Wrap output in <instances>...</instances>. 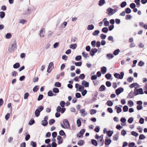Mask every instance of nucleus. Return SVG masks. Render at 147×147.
<instances>
[{
	"mask_svg": "<svg viewBox=\"0 0 147 147\" xmlns=\"http://www.w3.org/2000/svg\"><path fill=\"white\" fill-rule=\"evenodd\" d=\"M17 48L16 43L15 42H14L11 43L8 48V51L9 52H12L15 51Z\"/></svg>",
	"mask_w": 147,
	"mask_h": 147,
	"instance_id": "nucleus-1",
	"label": "nucleus"
},
{
	"mask_svg": "<svg viewBox=\"0 0 147 147\" xmlns=\"http://www.w3.org/2000/svg\"><path fill=\"white\" fill-rule=\"evenodd\" d=\"M44 109V107L42 106H39L38 109H36L35 112V114L36 117H38L40 113V112Z\"/></svg>",
	"mask_w": 147,
	"mask_h": 147,
	"instance_id": "nucleus-2",
	"label": "nucleus"
},
{
	"mask_svg": "<svg viewBox=\"0 0 147 147\" xmlns=\"http://www.w3.org/2000/svg\"><path fill=\"white\" fill-rule=\"evenodd\" d=\"M134 94L135 96H136L139 94H144L143 90L142 88H140L134 90Z\"/></svg>",
	"mask_w": 147,
	"mask_h": 147,
	"instance_id": "nucleus-3",
	"label": "nucleus"
},
{
	"mask_svg": "<svg viewBox=\"0 0 147 147\" xmlns=\"http://www.w3.org/2000/svg\"><path fill=\"white\" fill-rule=\"evenodd\" d=\"M124 75V73L123 72H121L120 74L118 73H115L114 74V76L115 78L120 79L123 78Z\"/></svg>",
	"mask_w": 147,
	"mask_h": 147,
	"instance_id": "nucleus-4",
	"label": "nucleus"
},
{
	"mask_svg": "<svg viewBox=\"0 0 147 147\" xmlns=\"http://www.w3.org/2000/svg\"><path fill=\"white\" fill-rule=\"evenodd\" d=\"M53 63L52 62H50L47 68V72L48 73H50L52 69L54 68Z\"/></svg>",
	"mask_w": 147,
	"mask_h": 147,
	"instance_id": "nucleus-5",
	"label": "nucleus"
},
{
	"mask_svg": "<svg viewBox=\"0 0 147 147\" xmlns=\"http://www.w3.org/2000/svg\"><path fill=\"white\" fill-rule=\"evenodd\" d=\"M63 123L65 127L67 129H69L70 127L69 123L67 119H64L63 120Z\"/></svg>",
	"mask_w": 147,
	"mask_h": 147,
	"instance_id": "nucleus-6",
	"label": "nucleus"
},
{
	"mask_svg": "<svg viewBox=\"0 0 147 147\" xmlns=\"http://www.w3.org/2000/svg\"><path fill=\"white\" fill-rule=\"evenodd\" d=\"M123 91V88L122 87H120L116 90L115 93L117 95H118Z\"/></svg>",
	"mask_w": 147,
	"mask_h": 147,
	"instance_id": "nucleus-7",
	"label": "nucleus"
},
{
	"mask_svg": "<svg viewBox=\"0 0 147 147\" xmlns=\"http://www.w3.org/2000/svg\"><path fill=\"white\" fill-rule=\"evenodd\" d=\"M86 130L85 129H82L80 131L78 134L77 135V136L79 138H80L84 134V133L85 132Z\"/></svg>",
	"mask_w": 147,
	"mask_h": 147,
	"instance_id": "nucleus-8",
	"label": "nucleus"
},
{
	"mask_svg": "<svg viewBox=\"0 0 147 147\" xmlns=\"http://www.w3.org/2000/svg\"><path fill=\"white\" fill-rule=\"evenodd\" d=\"M98 51V49L96 48L92 49L90 51V55L93 56Z\"/></svg>",
	"mask_w": 147,
	"mask_h": 147,
	"instance_id": "nucleus-9",
	"label": "nucleus"
},
{
	"mask_svg": "<svg viewBox=\"0 0 147 147\" xmlns=\"http://www.w3.org/2000/svg\"><path fill=\"white\" fill-rule=\"evenodd\" d=\"M57 140L58 141V144H60L63 143V139L62 138V137L61 136H57Z\"/></svg>",
	"mask_w": 147,
	"mask_h": 147,
	"instance_id": "nucleus-10",
	"label": "nucleus"
},
{
	"mask_svg": "<svg viewBox=\"0 0 147 147\" xmlns=\"http://www.w3.org/2000/svg\"><path fill=\"white\" fill-rule=\"evenodd\" d=\"M82 84L85 87H87L89 86V83L85 80H83L82 82Z\"/></svg>",
	"mask_w": 147,
	"mask_h": 147,
	"instance_id": "nucleus-11",
	"label": "nucleus"
},
{
	"mask_svg": "<svg viewBox=\"0 0 147 147\" xmlns=\"http://www.w3.org/2000/svg\"><path fill=\"white\" fill-rule=\"evenodd\" d=\"M101 71L102 74H105L106 73L107 71V69L106 67L103 66L101 68Z\"/></svg>",
	"mask_w": 147,
	"mask_h": 147,
	"instance_id": "nucleus-12",
	"label": "nucleus"
},
{
	"mask_svg": "<svg viewBox=\"0 0 147 147\" xmlns=\"http://www.w3.org/2000/svg\"><path fill=\"white\" fill-rule=\"evenodd\" d=\"M45 33V29L43 28L40 30V35L41 37H43L44 36Z\"/></svg>",
	"mask_w": 147,
	"mask_h": 147,
	"instance_id": "nucleus-13",
	"label": "nucleus"
},
{
	"mask_svg": "<svg viewBox=\"0 0 147 147\" xmlns=\"http://www.w3.org/2000/svg\"><path fill=\"white\" fill-rule=\"evenodd\" d=\"M111 142V141L110 139H106L105 140V145H109L110 144V143Z\"/></svg>",
	"mask_w": 147,
	"mask_h": 147,
	"instance_id": "nucleus-14",
	"label": "nucleus"
},
{
	"mask_svg": "<svg viewBox=\"0 0 147 147\" xmlns=\"http://www.w3.org/2000/svg\"><path fill=\"white\" fill-rule=\"evenodd\" d=\"M107 11L108 12V14L109 16H111L112 15V14H111V13H112L113 12V9L112 8L110 7L108 8L107 10Z\"/></svg>",
	"mask_w": 147,
	"mask_h": 147,
	"instance_id": "nucleus-15",
	"label": "nucleus"
},
{
	"mask_svg": "<svg viewBox=\"0 0 147 147\" xmlns=\"http://www.w3.org/2000/svg\"><path fill=\"white\" fill-rule=\"evenodd\" d=\"M106 88L105 85H102L100 86L99 89V91H104L105 90Z\"/></svg>",
	"mask_w": 147,
	"mask_h": 147,
	"instance_id": "nucleus-16",
	"label": "nucleus"
},
{
	"mask_svg": "<svg viewBox=\"0 0 147 147\" xmlns=\"http://www.w3.org/2000/svg\"><path fill=\"white\" fill-rule=\"evenodd\" d=\"M115 109H117V112L118 113H119L121 112L122 109L121 108L118 107L117 106H115Z\"/></svg>",
	"mask_w": 147,
	"mask_h": 147,
	"instance_id": "nucleus-17",
	"label": "nucleus"
},
{
	"mask_svg": "<svg viewBox=\"0 0 147 147\" xmlns=\"http://www.w3.org/2000/svg\"><path fill=\"white\" fill-rule=\"evenodd\" d=\"M113 133V131L109 130L107 131L106 133L109 137H111Z\"/></svg>",
	"mask_w": 147,
	"mask_h": 147,
	"instance_id": "nucleus-18",
	"label": "nucleus"
},
{
	"mask_svg": "<svg viewBox=\"0 0 147 147\" xmlns=\"http://www.w3.org/2000/svg\"><path fill=\"white\" fill-rule=\"evenodd\" d=\"M106 56L109 59H110L113 58L114 57L113 55L111 53L107 54V55Z\"/></svg>",
	"mask_w": 147,
	"mask_h": 147,
	"instance_id": "nucleus-19",
	"label": "nucleus"
},
{
	"mask_svg": "<svg viewBox=\"0 0 147 147\" xmlns=\"http://www.w3.org/2000/svg\"><path fill=\"white\" fill-rule=\"evenodd\" d=\"M99 142V144L100 145V146H102L104 144V140L103 139V137L102 136V138H101L99 142V141H98Z\"/></svg>",
	"mask_w": 147,
	"mask_h": 147,
	"instance_id": "nucleus-20",
	"label": "nucleus"
},
{
	"mask_svg": "<svg viewBox=\"0 0 147 147\" xmlns=\"http://www.w3.org/2000/svg\"><path fill=\"white\" fill-rule=\"evenodd\" d=\"M105 0H100L98 4L100 6H102L105 3Z\"/></svg>",
	"mask_w": 147,
	"mask_h": 147,
	"instance_id": "nucleus-21",
	"label": "nucleus"
},
{
	"mask_svg": "<svg viewBox=\"0 0 147 147\" xmlns=\"http://www.w3.org/2000/svg\"><path fill=\"white\" fill-rule=\"evenodd\" d=\"M77 47V45L76 44H71L69 45V47L72 49H75Z\"/></svg>",
	"mask_w": 147,
	"mask_h": 147,
	"instance_id": "nucleus-22",
	"label": "nucleus"
},
{
	"mask_svg": "<svg viewBox=\"0 0 147 147\" xmlns=\"http://www.w3.org/2000/svg\"><path fill=\"white\" fill-rule=\"evenodd\" d=\"M111 76V75L110 73H107L105 75V77L107 80L110 79Z\"/></svg>",
	"mask_w": 147,
	"mask_h": 147,
	"instance_id": "nucleus-23",
	"label": "nucleus"
},
{
	"mask_svg": "<svg viewBox=\"0 0 147 147\" xmlns=\"http://www.w3.org/2000/svg\"><path fill=\"white\" fill-rule=\"evenodd\" d=\"M91 143L93 145L95 146H96L98 145V143L95 140L92 139L91 140Z\"/></svg>",
	"mask_w": 147,
	"mask_h": 147,
	"instance_id": "nucleus-24",
	"label": "nucleus"
},
{
	"mask_svg": "<svg viewBox=\"0 0 147 147\" xmlns=\"http://www.w3.org/2000/svg\"><path fill=\"white\" fill-rule=\"evenodd\" d=\"M84 143V142L83 140H80L78 142V145L81 146L83 145Z\"/></svg>",
	"mask_w": 147,
	"mask_h": 147,
	"instance_id": "nucleus-25",
	"label": "nucleus"
},
{
	"mask_svg": "<svg viewBox=\"0 0 147 147\" xmlns=\"http://www.w3.org/2000/svg\"><path fill=\"white\" fill-rule=\"evenodd\" d=\"M100 31L99 30H96L94 31L92 33V34L93 36H97L98 35V34L99 33Z\"/></svg>",
	"mask_w": 147,
	"mask_h": 147,
	"instance_id": "nucleus-26",
	"label": "nucleus"
},
{
	"mask_svg": "<svg viewBox=\"0 0 147 147\" xmlns=\"http://www.w3.org/2000/svg\"><path fill=\"white\" fill-rule=\"evenodd\" d=\"M53 91L54 93H57L59 92V90L58 88L55 87L53 89Z\"/></svg>",
	"mask_w": 147,
	"mask_h": 147,
	"instance_id": "nucleus-27",
	"label": "nucleus"
},
{
	"mask_svg": "<svg viewBox=\"0 0 147 147\" xmlns=\"http://www.w3.org/2000/svg\"><path fill=\"white\" fill-rule=\"evenodd\" d=\"M20 66V64L18 63H16L13 65V67L15 69H17Z\"/></svg>",
	"mask_w": 147,
	"mask_h": 147,
	"instance_id": "nucleus-28",
	"label": "nucleus"
},
{
	"mask_svg": "<svg viewBox=\"0 0 147 147\" xmlns=\"http://www.w3.org/2000/svg\"><path fill=\"white\" fill-rule=\"evenodd\" d=\"M120 52V50L119 49H117L114 51L113 52V54L115 55H117Z\"/></svg>",
	"mask_w": 147,
	"mask_h": 147,
	"instance_id": "nucleus-29",
	"label": "nucleus"
},
{
	"mask_svg": "<svg viewBox=\"0 0 147 147\" xmlns=\"http://www.w3.org/2000/svg\"><path fill=\"white\" fill-rule=\"evenodd\" d=\"M94 28V26L92 24L89 25L88 26V30H92Z\"/></svg>",
	"mask_w": 147,
	"mask_h": 147,
	"instance_id": "nucleus-30",
	"label": "nucleus"
},
{
	"mask_svg": "<svg viewBox=\"0 0 147 147\" xmlns=\"http://www.w3.org/2000/svg\"><path fill=\"white\" fill-rule=\"evenodd\" d=\"M108 30V28L107 27H105L103 28L102 29V32L105 33H107Z\"/></svg>",
	"mask_w": 147,
	"mask_h": 147,
	"instance_id": "nucleus-31",
	"label": "nucleus"
},
{
	"mask_svg": "<svg viewBox=\"0 0 147 147\" xmlns=\"http://www.w3.org/2000/svg\"><path fill=\"white\" fill-rule=\"evenodd\" d=\"M127 5V3L126 1H124L122 2L120 6L121 8H123L125 7Z\"/></svg>",
	"mask_w": 147,
	"mask_h": 147,
	"instance_id": "nucleus-32",
	"label": "nucleus"
},
{
	"mask_svg": "<svg viewBox=\"0 0 147 147\" xmlns=\"http://www.w3.org/2000/svg\"><path fill=\"white\" fill-rule=\"evenodd\" d=\"M54 86L56 87H60L61 86V84L59 82H57L55 83Z\"/></svg>",
	"mask_w": 147,
	"mask_h": 147,
	"instance_id": "nucleus-33",
	"label": "nucleus"
},
{
	"mask_svg": "<svg viewBox=\"0 0 147 147\" xmlns=\"http://www.w3.org/2000/svg\"><path fill=\"white\" fill-rule=\"evenodd\" d=\"M107 103L108 106L110 107L112 106L113 104V102L110 100H108L107 101Z\"/></svg>",
	"mask_w": 147,
	"mask_h": 147,
	"instance_id": "nucleus-34",
	"label": "nucleus"
},
{
	"mask_svg": "<svg viewBox=\"0 0 147 147\" xmlns=\"http://www.w3.org/2000/svg\"><path fill=\"white\" fill-rule=\"evenodd\" d=\"M119 137V132H118L116 135H115V136L113 137V140H114L117 141Z\"/></svg>",
	"mask_w": 147,
	"mask_h": 147,
	"instance_id": "nucleus-35",
	"label": "nucleus"
},
{
	"mask_svg": "<svg viewBox=\"0 0 147 147\" xmlns=\"http://www.w3.org/2000/svg\"><path fill=\"white\" fill-rule=\"evenodd\" d=\"M125 10V12L127 14L130 13L131 12V10L129 7L126 8Z\"/></svg>",
	"mask_w": 147,
	"mask_h": 147,
	"instance_id": "nucleus-36",
	"label": "nucleus"
},
{
	"mask_svg": "<svg viewBox=\"0 0 147 147\" xmlns=\"http://www.w3.org/2000/svg\"><path fill=\"white\" fill-rule=\"evenodd\" d=\"M5 13L3 11H1L0 12V17L1 18H3L5 16Z\"/></svg>",
	"mask_w": 147,
	"mask_h": 147,
	"instance_id": "nucleus-37",
	"label": "nucleus"
},
{
	"mask_svg": "<svg viewBox=\"0 0 147 147\" xmlns=\"http://www.w3.org/2000/svg\"><path fill=\"white\" fill-rule=\"evenodd\" d=\"M134 95L132 93V91L130 92L128 94V96L127 97V98H131L133 97Z\"/></svg>",
	"mask_w": 147,
	"mask_h": 147,
	"instance_id": "nucleus-38",
	"label": "nucleus"
},
{
	"mask_svg": "<svg viewBox=\"0 0 147 147\" xmlns=\"http://www.w3.org/2000/svg\"><path fill=\"white\" fill-rule=\"evenodd\" d=\"M30 145L33 147H36V142H34L33 141H32L30 143Z\"/></svg>",
	"mask_w": 147,
	"mask_h": 147,
	"instance_id": "nucleus-39",
	"label": "nucleus"
},
{
	"mask_svg": "<svg viewBox=\"0 0 147 147\" xmlns=\"http://www.w3.org/2000/svg\"><path fill=\"white\" fill-rule=\"evenodd\" d=\"M131 134L132 135L136 137H137L138 135V134L134 131H131Z\"/></svg>",
	"mask_w": 147,
	"mask_h": 147,
	"instance_id": "nucleus-40",
	"label": "nucleus"
},
{
	"mask_svg": "<svg viewBox=\"0 0 147 147\" xmlns=\"http://www.w3.org/2000/svg\"><path fill=\"white\" fill-rule=\"evenodd\" d=\"M84 87L83 86L79 85L78 90L80 92L82 91V90H84Z\"/></svg>",
	"mask_w": 147,
	"mask_h": 147,
	"instance_id": "nucleus-41",
	"label": "nucleus"
},
{
	"mask_svg": "<svg viewBox=\"0 0 147 147\" xmlns=\"http://www.w3.org/2000/svg\"><path fill=\"white\" fill-rule=\"evenodd\" d=\"M128 107L127 105H125L123 108V111L124 112H126L128 110Z\"/></svg>",
	"mask_w": 147,
	"mask_h": 147,
	"instance_id": "nucleus-42",
	"label": "nucleus"
},
{
	"mask_svg": "<svg viewBox=\"0 0 147 147\" xmlns=\"http://www.w3.org/2000/svg\"><path fill=\"white\" fill-rule=\"evenodd\" d=\"M75 65L77 66H81L82 65V62H75L74 63Z\"/></svg>",
	"mask_w": 147,
	"mask_h": 147,
	"instance_id": "nucleus-43",
	"label": "nucleus"
},
{
	"mask_svg": "<svg viewBox=\"0 0 147 147\" xmlns=\"http://www.w3.org/2000/svg\"><path fill=\"white\" fill-rule=\"evenodd\" d=\"M76 123L78 127H80L81 126V122L79 119H77Z\"/></svg>",
	"mask_w": 147,
	"mask_h": 147,
	"instance_id": "nucleus-44",
	"label": "nucleus"
},
{
	"mask_svg": "<svg viewBox=\"0 0 147 147\" xmlns=\"http://www.w3.org/2000/svg\"><path fill=\"white\" fill-rule=\"evenodd\" d=\"M55 122V120L53 119H51L49 121V124L51 125L54 123Z\"/></svg>",
	"mask_w": 147,
	"mask_h": 147,
	"instance_id": "nucleus-45",
	"label": "nucleus"
},
{
	"mask_svg": "<svg viewBox=\"0 0 147 147\" xmlns=\"http://www.w3.org/2000/svg\"><path fill=\"white\" fill-rule=\"evenodd\" d=\"M79 78L81 80H83L85 78V76L84 74H82L80 75Z\"/></svg>",
	"mask_w": 147,
	"mask_h": 147,
	"instance_id": "nucleus-46",
	"label": "nucleus"
},
{
	"mask_svg": "<svg viewBox=\"0 0 147 147\" xmlns=\"http://www.w3.org/2000/svg\"><path fill=\"white\" fill-rule=\"evenodd\" d=\"M146 138L144 135L142 134L140 135L139 136V139L140 140H144Z\"/></svg>",
	"mask_w": 147,
	"mask_h": 147,
	"instance_id": "nucleus-47",
	"label": "nucleus"
},
{
	"mask_svg": "<svg viewBox=\"0 0 147 147\" xmlns=\"http://www.w3.org/2000/svg\"><path fill=\"white\" fill-rule=\"evenodd\" d=\"M53 93L51 90L49 91L48 92V96H53Z\"/></svg>",
	"mask_w": 147,
	"mask_h": 147,
	"instance_id": "nucleus-48",
	"label": "nucleus"
},
{
	"mask_svg": "<svg viewBox=\"0 0 147 147\" xmlns=\"http://www.w3.org/2000/svg\"><path fill=\"white\" fill-rule=\"evenodd\" d=\"M11 35L10 33H7L5 37L7 39H9L11 38Z\"/></svg>",
	"mask_w": 147,
	"mask_h": 147,
	"instance_id": "nucleus-49",
	"label": "nucleus"
},
{
	"mask_svg": "<svg viewBox=\"0 0 147 147\" xmlns=\"http://www.w3.org/2000/svg\"><path fill=\"white\" fill-rule=\"evenodd\" d=\"M96 113V111L95 109H91L90 111V113L91 115H93Z\"/></svg>",
	"mask_w": 147,
	"mask_h": 147,
	"instance_id": "nucleus-50",
	"label": "nucleus"
},
{
	"mask_svg": "<svg viewBox=\"0 0 147 147\" xmlns=\"http://www.w3.org/2000/svg\"><path fill=\"white\" fill-rule=\"evenodd\" d=\"M100 127L98 126H97L94 129V130L96 132H98L100 131Z\"/></svg>",
	"mask_w": 147,
	"mask_h": 147,
	"instance_id": "nucleus-51",
	"label": "nucleus"
},
{
	"mask_svg": "<svg viewBox=\"0 0 147 147\" xmlns=\"http://www.w3.org/2000/svg\"><path fill=\"white\" fill-rule=\"evenodd\" d=\"M43 97V95L42 94H40L39 95L38 97L37 98L38 101H40L41 100Z\"/></svg>",
	"mask_w": 147,
	"mask_h": 147,
	"instance_id": "nucleus-52",
	"label": "nucleus"
},
{
	"mask_svg": "<svg viewBox=\"0 0 147 147\" xmlns=\"http://www.w3.org/2000/svg\"><path fill=\"white\" fill-rule=\"evenodd\" d=\"M87 91L86 90H84L82 91L81 94L82 96H84L87 93Z\"/></svg>",
	"mask_w": 147,
	"mask_h": 147,
	"instance_id": "nucleus-53",
	"label": "nucleus"
},
{
	"mask_svg": "<svg viewBox=\"0 0 147 147\" xmlns=\"http://www.w3.org/2000/svg\"><path fill=\"white\" fill-rule=\"evenodd\" d=\"M80 112L81 113L84 115V116L85 115H86L87 114V113H85V111L84 109H82L80 111Z\"/></svg>",
	"mask_w": 147,
	"mask_h": 147,
	"instance_id": "nucleus-54",
	"label": "nucleus"
},
{
	"mask_svg": "<svg viewBox=\"0 0 147 147\" xmlns=\"http://www.w3.org/2000/svg\"><path fill=\"white\" fill-rule=\"evenodd\" d=\"M134 121V118L132 117L129 118L128 120V122L129 123H131Z\"/></svg>",
	"mask_w": 147,
	"mask_h": 147,
	"instance_id": "nucleus-55",
	"label": "nucleus"
},
{
	"mask_svg": "<svg viewBox=\"0 0 147 147\" xmlns=\"http://www.w3.org/2000/svg\"><path fill=\"white\" fill-rule=\"evenodd\" d=\"M38 86H35L33 89V90L34 92H37L38 89Z\"/></svg>",
	"mask_w": 147,
	"mask_h": 147,
	"instance_id": "nucleus-56",
	"label": "nucleus"
},
{
	"mask_svg": "<svg viewBox=\"0 0 147 147\" xmlns=\"http://www.w3.org/2000/svg\"><path fill=\"white\" fill-rule=\"evenodd\" d=\"M82 58V57L81 55H78L75 57V60L76 61H78L80 60Z\"/></svg>",
	"mask_w": 147,
	"mask_h": 147,
	"instance_id": "nucleus-57",
	"label": "nucleus"
},
{
	"mask_svg": "<svg viewBox=\"0 0 147 147\" xmlns=\"http://www.w3.org/2000/svg\"><path fill=\"white\" fill-rule=\"evenodd\" d=\"M29 96V94L28 92L25 93L24 94V98L25 99H26L28 98Z\"/></svg>",
	"mask_w": 147,
	"mask_h": 147,
	"instance_id": "nucleus-58",
	"label": "nucleus"
},
{
	"mask_svg": "<svg viewBox=\"0 0 147 147\" xmlns=\"http://www.w3.org/2000/svg\"><path fill=\"white\" fill-rule=\"evenodd\" d=\"M132 16H131L130 15H127L125 18V19L126 20H128L132 18Z\"/></svg>",
	"mask_w": 147,
	"mask_h": 147,
	"instance_id": "nucleus-59",
	"label": "nucleus"
},
{
	"mask_svg": "<svg viewBox=\"0 0 147 147\" xmlns=\"http://www.w3.org/2000/svg\"><path fill=\"white\" fill-rule=\"evenodd\" d=\"M100 38L102 39L103 40L105 39L106 38L107 36L106 35L104 34H101L100 35Z\"/></svg>",
	"mask_w": 147,
	"mask_h": 147,
	"instance_id": "nucleus-60",
	"label": "nucleus"
},
{
	"mask_svg": "<svg viewBox=\"0 0 147 147\" xmlns=\"http://www.w3.org/2000/svg\"><path fill=\"white\" fill-rule=\"evenodd\" d=\"M130 7L131 9H133L135 8L136 7V5L134 3H132L130 5Z\"/></svg>",
	"mask_w": 147,
	"mask_h": 147,
	"instance_id": "nucleus-61",
	"label": "nucleus"
},
{
	"mask_svg": "<svg viewBox=\"0 0 147 147\" xmlns=\"http://www.w3.org/2000/svg\"><path fill=\"white\" fill-rule=\"evenodd\" d=\"M35 122V121L34 119H31L30 121L29 122L28 124L30 125H33Z\"/></svg>",
	"mask_w": 147,
	"mask_h": 147,
	"instance_id": "nucleus-62",
	"label": "nucleus"
},
{
	"mask_svg": "<svg viewBox=\"0 0 147 147\" xmlns=\"http://www.w3.org/2000/svg\"><path fill=\"white\" fill-rule=\"evenodd\" d=\"M133 80V78L131 77H129L127 79V82H132V80Z\"/></svg>",
	"mask_w": 147,
	"mask_h": 147,
	"instance_id": "nucleus-63",
	"label": "nucleus"
},
{
	"mask_svg": "<svg viewBox=\"0 0 147 147\" xmlns=\"http://www.w3.org/2000/svg\"><path fill=\"white\" fill-rule=\"evenodd\" d=\"M135 145V144L134 142H132L129 143L128 144L129 147H133Z\"/></svg>",
	"mask_w": 147,
	"mask_h": 147,
	"instance_id": "nucleus-64",
	"label": "nucleus"
}]
</instances>
